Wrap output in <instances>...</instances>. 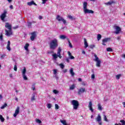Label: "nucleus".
<instances>
[{
    "instance_id": "15",
    "label": "nucleus",
    "mask_w": 125,
    "mask_h": 125,
    "mask_svg": "<svg viewBox=\"0 0 125 125\" xmlns=\"http://www.w3.org/2000/svg\"><path fill=\"white\" fill-rule=\"evenodd\" d=\"M88 108H89L90 111L93 112L94 110L93 108H92V102L91 101L89 102Z\"/></svg>"
},
{
    "instance_id": "44",
    "label": "nucleus",
    "mask_w": 125,
    "mask_h": 125,
    "mask_svg": "<svg viewBox=\"0 0 125 125\" xmlns=\"http://www.w3.org/2000/svg\"><path fill=\"white\" fill-rule=\"evenodd\" d=\"M36 122L38 124H42V121L41 120H40L39 119H36Z\"/></svg>"
},
{
    "instance_id": "40",
    "label": "nucleus",
    "mask_w": 125,
    "mask_h": 125,
    "mask_svg": "<svg viewBox=\"0 0 125 125\" xmlns=\"http://www.w3.org/2000/svg\"><path fill=\"white\" fill-rule=\"evenodd\" d=\"M55 109L56 110H58V109H59V105H58V104H55Z\"/></svg>"
},
{
    "instance_id": "13",
    "label": "nucleus",
    "mask_w": 125,
    "mask_h": 125,
    "mask_svg": "<svg viewBox=\"0 0 125 125\" xmlns=\"http://www.w3.org/2000/svg\"><path fill=\"white\" fill-rule=\"evenodd\" d=\"M5 28L7 29H8L10 31L12 30V26H11V24H9V23L6 22L5 25Z\"/></svg>"
},
{
    "instance_id": "30",
    "label": "nucleus",
    "mask_w": 125,
    "mask_h": 125,
    "mask_svg": "<svg viewBox=\"0 0 125 125\" xmlns=\"http://www.w3.org/2000/svg\"><path fill=\"white\" fill-rule=\"evenodd\" d=\"M36 95H35V94H33L32 95V97H31V101H34L36 100Z\"/></svg>"
},
{
    "instance_id": "35",
    "label": "nucleus",
    "mask_w": 125,
    "mask_h": 125,
    "mask_svg": "<svg viewBox=\"0 0 125 125\" xmlns=\"http://www.w3.org/2000/svg\"><path fill=\"white\" fill-rule=\"evenodd\" d=\"M0 120L2 123H3L4 122V118L2 117V115H0Z\"/></svg>"
},
{
    "instance_id": "7",
    "label": "nucleus",
    "mask_w": 125,
    "mask_h": 125,
    "mask_svg": "<svg viewBox=\"0 0 125 125\" xmlns=\"http://www.w3.org/2000/svg\"><path fill=\"white\" fill-rule=\"evenodd\" d=\"M6 14H7V11L4 10L3 13L0 16V18L2 21H4V19L6 17Z\"/></svg>"
},
{
    "instance_id": "26",
    "label": "nucleus",
    "mask_w": 125,
    "mask_h": 125,
    "mask_svg": "<svg viewBox=\"0 0 125 125\" xmlns=\"http://www.w3.org/2000/svg\"><path fill=\"white\" fill-rule=\"evenodd\" d=\"M67 41L68 42V44H69V46L72 48L73 47V45H72V43H71V42H70V39H69V38H67Z\"/></svg>"
},
{
    "instance_id": "29",
    "label": "nucleus",
    "mask_w": 125,
    "mask_h": 125,
    "mask_svg": "<svg viewBox=\"0 0 125 125\" xmlns=\"http://www.w3.org/2000/svg\"><path fill=\"white\" fill-rule=\"evenodd\" d=\"M60 122L62 124V125H67V123H66V121L65 120H61Z\"/></svg>"
},
{
    "instance_id": "49",
    "label": "nucleus",
    "mask_w": 125,
    "mask_h": 125,
    "mask_svg": "<svg viewBox=\"0 0 125 125\" xmlns=\"http://www.w3.org/2000/svg\"><path fill=\"white\" fill-rule=\"evenodd\" d=\"M18 28H19V26L17 25L16 26H14L13 27V29H14V30H16V29H18Z\"/></svg>"
},
{
    "instance_id": "45",
    "label": "nucleus",
    "mask_w": 125,
    "mask_h": 125,
    "mask_svg": "<svg viewBox=\"0 0 125 125\" xmlns=\"http://www.w3.org/2000/svg\"><path fill=\"white\" fill-rule=\"evenodd\" d=\"M47 53L48 54H51L52 53H54V52L53 51H48Z\"/></svg>"
},
{
    "instance_id": "16",
    "label": "nucleus",
    "mask_w": 125,
    "mask_h": 125,
    "mask_svg": "<svg viewBox=\"0 0 125 125\" xmlns=\"http://www.w3.org/2000/svg\"><path fill=\"white\" fill-rule=\"evenodd\" d=\"M26 67H23L22 71V77L23 79H27V76H26Z\"/></svg>"
},
{
    "instance_id": "24",
    "label": "nucleus",
    "mask_w": 125,
    "mask_h": 125,
    "mask_svg": "<svg viewBox=\"0 0 125 125\" xmlns=\"http://www.w3.org/2000/svg\"><path fill=\"white\" fill-rule=\"evenodd\" d=\"M113 3H115V2H114V1L110 0L107 3H105V4L106 5H111Z\"/></svg>"
},
{
    "instance_id": "12",
    "label": "nucleus",
    "mask_w": 125,
    "mask_h": 125,
    "mask_svg": "<svg viewBox=\"0 0 125 125\" xmlns=\"http://www.w3.org/2000/svg\"><path fill=\"white\" fill-rule=\"evenodd\" d=\"M5 35H6V36H7V37H10V36H11V35H12V30H9V31H8L7 30L5 29Z\"/></svg>"
},
{
    "instance_id": "64",
    "label": "nucleus",
    "mask_w": 125,
    "mask_h": 125,
    "mask_svg": "<svg viewBox=\"0 0 125 125\" xmlns=\"http://www.w3.org/2000/svg\"><path fill=\"white\" fill-rule=\"evenodd\" d=\"M78 81L79 82H82V79H79Z\"/></svg>"
},
{
    "instance_id": "55",
    "label": "nucleus",
    "mask_w": 125,
    "mask_h": 125,
    "mask_svg": "<svg viewBox=\"0 0 125 125\" xmlns=\"http://www.w3.org/2000/svg\"><path fill=\"white\" fill-rule=\"evenodd\" d=\"M39 18L40 20H42V16H39Z\"/></svg>"
},
{
    "instance_id": "14",
    "label": "nucleus",
    "mask_w": 125,
    "mask_h": 125,
    "mask_svg": "<svg viewBox=\"0 0 125 125\" xmlns=\"http://www.w3.org/2000/svg\"><path fill=\"white\" fill-rule=\"evenodd\" d=\"M85 91V88H80L78 90V94L81 95L82 93H83Z\"/></svg>"
},
{
    "instance_id": "2",
    "label": "nucleus",
    "mask_w": 125,
    "mask_h": 125,
    "mask_svg": "<svg viewBox=\"0 0 125 125\" xmlns=\"http://www.w3.org/2000/svg\"><path fill=\"white\" fill-rule=\"evenodd\" d=\"M62 50V49H61V48L60 47H59L57 54L56 53H55L52 55L53 59L54 61H57V58H58V57L60 59H62V56H61Z\"/></svg>"
},
{
    "instance_id": "63",
    "label": "nucleus",
    "mask_w": 125,
    "mask_h": 125,
    "mask_svg": "<svg viewBox=\"0 0 125 125\" xmlns=\"http://www.w3.org/2000/svg\"><path fill=\"white\" fill-rule=\"evenodd\" d=\"M7 1H8V2H11V1H12V0H7Z\"/></svg>"
},
{
    "instance_id": "32",
    "label": "nucleus",
    "mask_w": 125,
    "mask_h": 125,
    "mask_svg": "<svg viewBox=\"0 0 125 125\" xmlns=\"http://www.w3.org/2000/svg\"><path fill=\"white\" fill-rule=\"evenodd\" d=\"M101 38H102V36H101V34H98L97 35L98 41H100V40H101Z\"/></svg>"
},
{
    "instance_id": "43",
    "label": "nucleus",
    "mask_w": 125,
    "mask_h": 125,
    "mask_svg": "<svg viewBox=\"0 0 125 125\" xmlns=\"http://www.w3.org/2000/svg\"><path fill=\"white\" fill-rule=\"evenodd\" d=\"M122 77V74H119L116 75V79H120Z\"/></svg>"
},
{
    "instance_id": "36",
    "label": "nucleus",
    "mask_w": 125,
    "mask_h": 125,
    "mask_svg": "<svg viewBox=\"0 0 125 125\" xmlns=\"http://www.w3.org/2000/svg\"><path fill=\"white\" fill-rule=\"evenodd\" d=\"M98 108L100 110V111H101L102 110V106H101V104H98Z\"/></svg>"
},
{
    "instance_id": "62",
    "label": "nucleus",
    "mask_w": 125,
    "mask_h": 125,
    "mask_svg": "<svg viewBox=\"0 0 125 125\" xmlns=\"http://www.w3.org/2000/svg\"><path fill=\"white\" fill-rule=\"evenodd\" d=\"M1 99H2V96H1V95H0V100H1Z\"/></svg>"
},
{
    "instance_id": "51",
    "label": "nucleus",
    "mask_w": 125,
    "mask_h": 125,
    "mask_svg": "<svg viewBox=\"0 0 125 125\" xmlns=\"http://www.w3.org/2000/svg\"><path fill=\"white\" fill-rule=\"evenodd\" d=\"M6 56V55L5 54L2 55L1 56V59H3V58H4V57H5Z\"/></svg>"
},
{
    "instance_id": "23",
    "label": "nucleus",
    "mask_w": 125,
    "mask_h": 125,
    "mask_svg": "<svg viewBox=\"0 0 125 125\" xmlns=\"http://www.w3.org/2000/svg\"><path fill=\"white\" fill-rule=\"evenodd\" d=\"M97 122H101V116H100V114H98V116L96 118Z\"/></svg>"
},
{
    "instance_id": "50",
    "label": "nucleus",
    "mask_w": 125,
    "mask_h": 125,
    "mask_svg": "<svg viewBox=\"0 0 125 125\" xmlns=\"http://www.w3.org/2000/svg\"><path fill=\"white\" fill-rule=\"evenodd\" d=\"M53 92L54 93H55V94H57V93H58V91H57V90H54L53 91Z\"/></svg>"
},
{
    "instance_id": "21",
    "label": "nucleus",
    "mask_w": 125,
    "mask_h": 125,
    "mask_svg": "<svg viewBox=\"0 0 125 125\" xmlns=\"http://www.w3.org/2000/svg\"><path fill=\"white\" fill-rule=\"evenodd\" d=\"M67 53L68 54V56L70 57V59H75V57L73 56H72V53H71V52L68 51Z\"/></svg>"
},
{
    "instance_id": "37",
    "label": "nucleus",
    "mask_w": 125,
    "mask_h": 125,
    "mask_svg": "<svg viewBox=\"0 0 125 125\" xmlns=\"http://www.w3.org/2000/svg\"><path fill=\"white\" fill-rule=\"evenodd\" d=\"M106 51H108V52H112V51H113V49H112V48L108 47L106 49Z\"/></svg>"
},
{
    "instance_id": "38",
    "label": "nucleus",
    "mask_w": 125,
    "mask_h": 125,
    "mask_svg": "<svg viewBox=\"0 0 125 125\" xmlns=\"http://www.w3.org/2000/svg\"><path fill=\"white\" fill-rule=\"evenodd\" d=\"M47 107L48 109H50V108L52 107V104H48L47 105Z\"/></svg>"
},
{
    "instance_id": "5",
    "label": "nucleus",
    "mask_w": 125,
    "mask_h": 125,
    "mask_svg": "<svg viewBox=\"0 0 125 125\" xmlns=\"http://www.w3.org/2000/svg\"><path fill=\"white\" fill-rule=\"evenodd\" d=\"M72 104L73 106V109H74V110H77L79 105V102L76 100H73L72 101Z\"/></svg>"
},
{
    "instance_id": "27",
    "label": "nucleus",
    "mask_w": 125,
    "mask_h": 125,
    "mask_svg": "<svg viewBox=\"0 0 125 125\" xmlns=\"http://www.w3.org/2000/svg\"><path fill=\"white\" fill-rule=\"evenodd\" d=\"M75 87H76L75 84H72L71 86H70L69 89H70V90H74V89H75Z\"/></svg>"
},
{
    "instance_id": "8",
    "label": "nucleus",
    "mask_w": 125,
    "mask_h": 125,
    "mask_svg": "<svg viewBox=\"0 0 125 125\" xmlns=\"http://www.w3.org/2000/svg\"><path fill=\"white\" fill-rule=\"evenodd\" d=\"M56 19L59 22H60V21H62L63 24H66V23H67L66 20H65L63 18H62V17L60 16V15L57 16Z\"/></svg>"
},
{
    "instance_id": "19",
    "label": "nucleus",
    "mask_w": 125,
    "mask_h": 125,
    "mask_svg": "<svg viewBox=\"0 0 125 125\" xmlns=\"http://www.w3.org/2000/svg\"><path fill=\"white\" fill-rule=\"evenodd\" d=\"M6 48L7 49H8V50H9V51H10L11 50V48H10V41H8Z\"/></svg>"
},
{
    "instance_id": "25",
    "label": "nucleus",
    "mask_w": 125,
    "mask_h": 125,
    "mask_svg": "<svg viewBox=\"0 0 125 125\" xmlns=\"http://www.w3.org/2000/svg\"><path fill=\"white\" fill-rule=\"evenodd\" d=\"M70 73L71 74V76H72V77L75 76V72H74V69L73 68L70 69Z\"/></svg>"
},
{
    "instance_id": "3",
    "label": "nucleus",
    "mask_w": 125,
    "mask_h": 125,
    "mask_svg": "<svg viewBox=\"0 0 125 125\" xmlns=\"http://www.w3.org/2000/svg\"><path fill=\"white\" fill-rule=\"evenodd\" d=\"M83 10L85 14H86V13L93 14V13H94V11H92V10L87 9V2H83Z\"/></svg>"
},
{
    "instance_id": "22",
    "label": "nucleus",
    "mask_w": 125,
    "mask_h": 125,
    "mask_svg": "<svg viewBox=\"0 0 125 125\" xmlns=\"http://www.w3.org/2000/svg\"><path fill=\"white\" fill-rule=\"evenodd\" d=\"M60 39H61V40H65V39H68L67 38V36L64 35H62L60 36Z\"/></svg>"
},
{
    "instance_id": "58",
    "label": "nucleus",
    "mask_w": 125,
    "mask_h": 125,
    "mask_svg": "<svg viewBox=\"0 0 125 125\" xmlns=\"http://www.w3.org/2000/svg\"><path fill=\"white\" fill-rule=\"evenodd\" d=\"M10 8H11V9H13V6L12 5H11L10 6Z\"/></svg>"
},
{
    "instance_id": "56",
    "label": "nucleus",
    "mask_w": 125,
    "mask_h": 125,
    "mask_svg": "<svg viewBox=\"0 0 125 125\" xmlns=\"http://www.w3.org/2000/svg\"><path fill=\"white\" fill-rule=\"evenodd\" d=\"M67 71H68V70L67 69H66L63 70V73H67Z\"/></svg>"
},
{
    "instance_id": "9",
    "label": "nucleus",
    "mask_w": 125,
    "mask_h": 125,
    "mask_svg": "<svg viewBox=\"0 0 125 125\" xmlns=\"http://www.w3.org/2000/svg\"><path fill=\"white\" fill-rule=\"evenodd\" d=\"M30 40L32 41H35L36 37H37V32L34 31L31 33Z\"/></svg>"
},
{
    "instance_id": "48",
    "label": "nucleus",
    "mask_w": 125,
    "mask_h": 125,
    "mask_svg": "<svg viewBox=\"0 0 125 125\" xmlns=\"http://www.w3.org/2000/svg\"><path fill=\"white\" fill-rule=\"evenodd\" d=\"M94 47H95V45H90V48H91V49H93V48H94Z\"/></svg>"
},
{
    "instance_id": "47",
    "label": "nucleus",
    "mask_w": 125,
    "mask_h": 125,
    "mask_svg": "<svg viewBox=\"0 0 125 125\" xmlns=\"http://www.w3.org/2000/svg\"><path fill=\"white\" fill-rule=\"evenodd\" d=\"M14 70L16 72L17 71V65H14Z\"/></svg>"
},
{
    "instance_id": "28",
    "label": "nucleus",
    "mask_w": 125,
    "mask_h": 125,
    "mask_svg": "<svg viewBox=\"0 0 125 125\" xmlns=\"http://www.w3.org/2000/svg\"><path fill=\"white\" fill-rule=\"evenodd\" d=\"M68 18L70 19V20H72V21H73V20H76V18H74L71 15H68Z\"/></svg>"
},
{
    "instance_id": "18",
    "label": "nucleus",
    "mask_w": 125,
    "mask_h": 125,
    "mask_svg": "<svg viewBox=\"0 0 125 125\" xmlns=\"http://www.w3.org/2000/svg\"><path fill=\"white\" fill-rule=\"evenodd\" d=\"M84 48H86L88 47V43H87V41H86V39H84Z\"/></svg>"
},
{
    "instance_id": "57",
    "label": "nucleus",
    "mask_w": 125,
    "mask_h": 125,
    "mask_svg": "<svg viewBox=\"0 0 125 125\" xmlns=\"http://www.w3.org/2000/svg\"><path fill=\"white\" fill-rule=\"evenodd\" d=\"M82 85H84V86H85L86 85V83H84V82H83L82 83Z\"/></svg>"
},
{
    "instance_id": "4",
    "label": "nucleus",
    "mask_w": 125,
    "mask_h": 125,
    "mask_svg": "<svg viewBox=\"0 0 125 125\" xmlns=\"http://www.w3.org/2000/svg\"><path fill=\"white\" fill-rule=\"evenodd\" d=\"M94 56L95 58V59L94 60V61H95L96 62V67H101V61L99 59V58L97 57V55L94 54Z\"/></svg>"
},
{
    "instance_id": "42",
    "label": "nucleus",
    "mask_w": 125,
    "mask_h": 125,
    "mask_svg": "<svg viewBox=\"0 0 125 125\" xmlns=\"http://www.w3.org/2000/svg\"><path fill=\"white\" fill-rule=\"evenodd\" d=\"M6 106H7V104H5L4 105H3L0 108L1 109H4L5 108V107H6Z\"/></svg>"
},
{
    "instance_id": "11",
    "label": "nucleus",
    "mask_w": 125,
    "mask_h": 125,
    "mask_svg": "<svg viewBox=\"0 0 125 125\" xmlns=\"http://www.w3.org/2000/svg\"><path fill=\"white\" fill-rule=\"evenodd\" d=\"M19 111H20V107H19V106H17L15 111V113L13 115V116L15 118H16V117H17V115H18V114H19Z\"/></svg>"
},
{
    "instance_id": "52",
    "label": "nucleus",
    "mask_w": 125,
    "mask_h": 125,
    "mask_svg": "<svg viewBox=\"0 0 125 125\" xmlns=\"http://www.w3.org/2000/svg\"><path fill=\"white\" fill-rule=\"evenodd\" d=\"M42 3L43 4H44L46 2V1H47V0H42Z\"/></svg>"
},
{
    "instance_id": "53",
    "label": "nucleus",
    "mask_w": 125,
    "mask_h": 125,
    "mask_svg": "<svg viewBox=\"0 0 125 125\" xmlns=\"http://www.w3.org/2000/svg\"><path fill=\"white\" fill-rule=\"evenodd\" d=\"M65 61L67 62V63H70V60H69V58H66Z\"/></svg>"
},
{
    "instance_id": "1",
    "label": "nucleus",
    "mask_w": 125,
    "mask_h": 125,
    "mask_svg": "<svg viewBox=\"0 0 125 125\" xmlns=\"http://www.w3.org/2000/svg\"><path fill=\"white\" fill-rule=\"evenodd\" d=\"M49 45L50 49L55 50L58 46V40L56 39L51 40L49 42Z\"/></svg>"
},
{
    "instance_id": "46",
    "label": "nucleus",
    "mask_w": 125,
    "mask_h": 125,
    "mask_svg": "<svg viewBox=\"0 0 125 125\" xmlns=\"http://www.w3.org/2000/svg\"><path fill=\"white\" fill-rule=\"evenodd\" d=\"M53 74L54 75H56V74H57V69L53 70Z\"/></svg>"
},
{
    "instance_id": "17",
    "label": "nucleus",
    "mask_w": 125,
    "mask_h": 125,
    "mask_svg": "<svg viewBox=\"0 0 125 125\" xmlns=\"http://www.w3.org/2000/svg\"><path fill=\"white\" fill-rule=\"evenodd\" d=\"M27 5H29V6H31V5H37V4L36 3H35L34 0H32L31 2H28Z\"/></svg>"
},
{
    "instance_id": "39",
    "label": "nucleus",
    "mask_w": 125,
    "mask_h": 125,
    "mask_svg": "<svg viewBox=\"0 0 125 125\" xmlns=\"http://www.w3.org/2000/svg\"><path fill=\"white\" fill-rule=\"evenodd\" d=\"M59 66L61 67V69H64V67H65V65H64L63 63H60Z\"/></svg>"
},
{
    "instance_id": "41",
    "label": "nucleus",
    "mask_w": 125,
    "mask_h": 125,
    "mask_svg": "<svg viewBox=\"0 0 125 125\" xmlns=\"http://www.w3.org/2000/svg\"><path fill=\"white\" fill-rule=\"evenodd\" d=\"M104 120L105 122H108V119H107V117L105 115H104Z\"/></svg>"
},
{
    "instance_id": "31",
    "label": "nucleus",
    "mask_w": 125,
    "mask_h": 125,
    "mask_svg": "<svg viewBox=\"0 0 125 125\" xmlns=\"http://www.w3.org/2000/svg\"><path fill=\"white\" fill-rule=\"evenodd\" d=\"M120 123H121H121H119V125H125V120H121L120 121Z\"/></svg>"
},
{
    "instance_id": "33",
    "label": "nucleus",
    "mask_w": 125,
    "mask_h": 125,
    "mask_svg": "<svg viewBox=\"0 0 125 125\" xmlns=\"http://www.w3.org/2000/svg\"><path fill=\"white\" fill-rule=\"evenodd\" d=\"M0 41H1V42L3 41V35H2V33H1L0 35Z\"/></svg>"
},
{
    "instance_id": "59",
    "label": "nucleus",
    "mask_w": 125,
    "mask_h": 125,
    "mask_svg": "<svg viewBox=\"0 0 125 125\" xmlns=\"http://www.w3.org/2000/svg\"><path fill=\"white\" fill-rule=\"evenodd\" d=\"M32 89H33V90H35V89H36V88L34 86H32Z\"/></svg>"
},
{
    "instance_id": "10",
    "label": "nucleus",
    "mask_w": 125,
    "mask_h": 125,
    "mask_svg": "<svg viewBox=\"0 0 125 125\" xmlns=\"http://www.w3.org/2000/svg\"><path fill=\"white\" fill-rule=\"evenodd\" d=\"M111 41V38H104L102 40V45H106L105 42H110Z\"/></svg>"
},
{
    "instance_id": "6",
    "label": "nucleus",
    "mask_w": 125,
    "mask_h": 125,
    "mask_svg": "<svg viewBox=\"0 0 125 125\" xmlns=\"http://www.w3.org/2000/svg\"><path fill=\"white\" fill-rule=\"evenodd\" d=\"M114 28L116 30V31H115L114 32V34H116V35H119V34H120L122 31V28H121L120 26H117L116 25H114Z\"/></svg>"
},
{
    "instance_id": "61",
    "label": "nucleus",
    "mask_w": 125,
    "mask_h": 125,
    "mask_svg": "<svg viewBox=\"0 0 125 125\" xmlns=\"http://www.w3.org/2000/svg\"><path fill=\"white\" fill-rule=\"evenodd\" d=\"M82 53H83V54H85V51H84V50H83L82 51Z\"/></svg>"
},
{
    "instance_id": "20",
    "label": "nucleus",
    "mask_w": 125,
    "mask_h": 125,
    "mask_svg": "<svg viewBox=\"0 0 125 125\" xmlns=\"http://www.w3.org/2000/svg\"><path fill=\"white\" fill-rule=\"evenodd\" d=\"M29 46H30V44L29 43H26L24 47V49H25L26 50V51H29Z\"/></svg>"
},
{
    "instance_id": "34",
    "label": "nucleus",
    "mask_w": 125,
    "mask_h": 125,
    "mask_svg": "<svg viewBox=\"0 0 125 125\" xmlns=\"http://www.w3.org/2000/svg\"><path fill=\"white\" fill-rule=\"evenodd\" d=\"M27 27L28 28H32V22H27Z\"/></svg>"
},
{
    "instance_id": "54",
    "label": "nucleus",
    "mask_w": 125,
    "mask_h": 125,
    "mask_svg": "<svg viewBox=\"0 0 125 125\" xmlns=\"http://www.w3.org/2000/svg\"><path fill=\"white\" fill-rule=\"evenodd\" d=\"M95 75H94V74H93L91 75V79H95Z\"/></svg>"
},
{
    "instance_id": "60",
    "label": "nucleus",
    "mask_w": 125,
    "mask_h": 125,
    "mask_svg": "<svg viewBox=\"0 0 125 125\" xmlns=\"http://www.w3.org/2000/svg\"><path fill=\"white\" fill-rule=\"evenodd\" d=\"M121 39V37H118L117 38V40H118V41L120 40Z\"/></svg>"
}]
</instances>
